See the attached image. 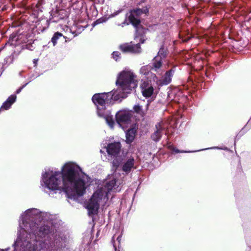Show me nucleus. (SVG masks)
I'll return each mask as SVG.
<instances>
[{
	"mask_svg": "<svg viewBox=\"0 0 251 251\" xmlns=\"http://www.w3.org/2000/svg\"><path fill=\"white\" fill-rule=\"evenodd\" d=\"M53 216L31 208L21 214L18 237L14 251H63L68 241L66 235L59 233L52 225L38 226L37 222H50Z\"/></svg>",
	"mask_w": 251,
	"mask_h": 251,
	"instance_id": "obj_1",
	"label": "nucleus"
},
{
	"mask_svg": "<svg viewBox=\"0 0 251 251\" xmlns=\"http://www.w3.org/2000/svg\"><path fill=\"white\" fill-rule=\"evenodd\" d=\"M90 178L81 168L73 162H68L61 171L45 170L42 174L41 185L44 191L50 195L56 190H63L70 199L83 196L86 191V183Z\"/></svg>",
	"mask_w": 251,
	"mask_h": 251,
	"instance_id": "obj_2",
	"label": "nucleus"
},
{
	"mask_svg": "<svg viewBox=\"0 0 251 251\" xmlns=\"http://www.w3.org/2000/svg\"><path fill=\"white\" fill-rule=\"evenodd\" d=\"M136 75L131 71H124L117 77L116 85V90H113L108 93L95 94L92 100L97 107V113L99 116L103 118L110 127L113 128L114 121L109 110L106 109V106L110 104L112 100H118L127 97L132 89L137 86Z\"/></svg>",
	"mask_w": 251,
	"mask_h": 251,
	"instance_id": "obj_3",
	"label": "nucleus"
},
{
	"mask_svg": "<svg viewBox=\"0 0 251 251\" xmlns=\"http://www.w3.org/2000/svg\"><path fill=\"white\" fill-rule=\"evenodd\" d=\"M123 182L113 178L111 180H107L102 187H100L96 191L86 205L89 215L96 214L100 203H104L108 200V195L112 191L119 192L121 190L119 185Z\"/></svg>",
	"mask_w": 251,
	"mask_h": 251,
	"instance_id": "obj_4",
	"label": "nucleus"
},
{
	"mask_svg": "<svg viewBox=\"0 0 251 251\" xmlns=\"http://www.w3.org/2000/svg\"><path fill=\"white\" fill-rule=\"evenodd\" d=\"M149 7L147 6L144 7L142 8H136L131 10L130 11V15L128 16L129 23L126 22V14L124 21L121 24V25H121L122 27H124L125 25H128L129 24H132L136 29L135 40H137L138 36H140L142 34V32L140 30H143V28L140 27V20L138 17L143 14H147L149 13Z\"/></svg>",
	"mask_w": 251,
	"mask_h": 251,
	"instance_id": "obj_5",
	"label": "nucleus"
},
{
	"mask_svg": "<svg viewBox=\"0 0 251 251\" xmlns=\"http://www.w3.org/2000/svg\"><path fill=\"white\" fill-rule=\"evenodd\" d=\"M112 169L117 170L118 168H121V170L124 172L126 174H128L131 170L135 168V160L133 157H130L125 160L122 164L120 159H115L112 162Z\"/></svg>",
	"mask_w": 251,
	"mask_h": 251,
	"instance_id": "obj_6",
	"label": "nucleus"
},
{
	"mask_svg": "<svg viewBox=\"0 0 251 251\" xmlns=\"http://www.w3.org/2000/svg\"><path fill=\"white\" fill-rule=\"evenodd\" d=\"M117 123L123 128L124 126H127L130 124V119L132 116L131 113L128 111L122 110L118 111L116 115Z\"/></svg>",
	"mask_w": 251,
	"mask_h": 251,
	"instance_id": "obj_7",
	"label": "nucleus"
},
{
	"mask_svg": "<svg viewBox=\"0 0 251 251\" xmlns=\"http://www.w3.org/2000/svg\"><path fill=\"white\" fill-rule=\"evenodd\" d=\"M121 50L124 52L139 53L141 51L140 44H136L130 43H125L120 46Z\"/></svg>",
	"mask_w": 251,
	"mask_h": 251,
	"instance_id": "obj_8",
	"label": "nucleus"
},
{
	"mask_svg": "<svg viewBox=\"0 0 251 251\" xmlns=\"http://www.w3.org/2000/svg\"><path fill=\"white\" fill-rule=\"evenodd\" d=\"M121 145L119 142H114L109 144L106 148V151L108 154L113 158H117L120 152Z\"/></svg>",
	"mask_w": 251,
	"mask_h": 251,
	"instance_id": "obj_9",
	"label": "nucleus"
},
{
	"mask_svg": "<svg viewBox=\"0 0 251 251\" xmlns=\"http://www.w3.org/2000/svg\"><path fill=\"white\" fill-rule=\"evenodd\" d=\"M140 87L144 97L149 98L152 95L154 88L151 81L148 80L144 81L141 83Z\"/></svg>",
	"mask_w": 251,
	"mask_h": 251,
	"instance_id": "obj_10",
	"label": "nucleus"
},
{
	"mask_svg": "<svg viewBox=\"0 0 251 251\" xmlns=\"http://www.w3.org/2000/svg\"><path fill=\"white\" fill-rule=\"evenodd\" d=\"M175 67L167 71L162 78L159 80L158 83L160 85H166L169 84L172 81V78L175 72Z\"/></svg>",
	"mask_w": 251,
	"mask_h": 251,
	"instance_id": "obj_11",
	"label": "nucleus"
},
{
	"mask_svg": "<svg viewBox=\"0 0 251 251\" xmlns=\"http://www.w3.org/2000/svg\"><path fill=\"white\" fill-rule=\"evenodd\" d=\"M156 130L152 134L151 136V139L155 142H158L161 139L163 133L164 127L162 126V124L157 123L155 125Z\"/></svg>",
	"mask_w": 251,
	"mask_h": 251,
	"instance_id": "obj_12",
	"label": "nucleus"
},
{
	"mask_svg": "<svg viewBox=\"0 0 251 251\" xmlns=\"http://www.w3.org/2000/svg\"><path fill=\"white\" fill-rule=\"evenodd\" d=\"M152 65L150 66L152 70L156 72L159 74H161L162 71L161 69L162 67V59L159 58L158 56H155L151 63Z\"/></svg>",
	"mask_w": 251,
	"mask_h": 251,
	"instance_id": "obj_13",
	"label": "nucleus"
},
{
	"mask_svg": "<svg viewBox=\"0 0 251 251\" xmlns=\"http://www.w3.org/2000/svg\"><path fill=\"white\" fill-rule=\"evenodd\" d=\"M16 95H11L9 96L6 100H5L2 104L0 109L8 110L9 109L12 104H13L16 100Z\"/></svg>",
	"mask_w": 251,
	"mask_h": 251,
	"instance_id": "obj_14",
	"label": "nucleus"
},
{
	"mask_svg": "<svg viewBox=\"0 0 251 251\" xmlns=\"http://www.w3.org/2000/svg\"><path fill=\"white\" fill-rule=\"evenodd\" d=\"M136 131L134 128L127 130L126 132V141L128 144H130L134 139Z\"/></svg>",
	"mask_w": 251,
	"mask_h": 251,
	"instance_id": "obj_15",
	"label": "nucleus"
},
{
	"mask_svg": "<svg viewBox=\"0 0 251 251\" xmlns=\"http://www.w3.org/2000/svg\"><path fill=\"white\" fill-rule=\"evenodd\" d=\"M149 105V103L148 102L146 105L145 110H144L142 108V106H141L140 104H135L133 107V109L136 113H137V114L140 115L141 116L143 117L146 114L145 111L147 110V109L148 108Z\"/></svg>",
	"mask_w": 251,
	"mask_h": 251,
	"instance_id": "obj_16",
	"label": "nucleus"
},
{
	"mask_svg": "<svg viewBox=\"0 0 251 251\" xmlns=\"http://www.w3.org/2000/svg\"><path fill=\"white\" fill-rule=\"evenodd\" d=\"M115 238H116V242H117L118 248H119V245H120V242L121 241L122 234H120L117 236H116V235L115 234L112 237V242L113 248H114L115 251H117V248H116L117 244L116 243V241H115Z\"/></svg>",
	"mask_w": 251,
	"mask_h": 251,
	"instance_id": "obj_17",
	"label": "nucleus"
},
{
	"mask_svg": "<svg viewBox=\"0 0 251 251\" xmlns=\"http://www.w3.org/2000/svg\"><path fill=\"white\" fill-rule=\"evenodd\" d=\"M151 69L150 66H144L141 67L140 73L143 75L145 77L148 78V75L150 74L151 70Z\"/></svg>",
	"mask_w": 251,
	"mask_h": 251,
	"instance_id": "obj_18",
	"label": "nucleus"
},
{
	"mask_svg": "<svg viewBox=\"0 0 251 251\" xmlns=\"http://www.w3.org/2000/svg\"><path fill=\"white\" fill-rule=\"evenodd\" d=\"M167 54V50L164 49L163 46H162L158 52L157 55L156 56H158L159 58L163 60L166 57Z\"/></svg>",
	"mask_w": 251,
	"mask_h": 251,
	"instance_id": "obj_19",
	"label": "nucleus"
},
{
	"mask_svg": "<svg viewBox=\"0 0 251 251\" xmlns=\"http://www.w3.org/2000/svg\"><path fill=\"white\" fill-rule=\"evenodd\" d=\"M63 37L64 38V36H63V34L59 32H55L53 37L51 38V41L53 44V46H55L57 44V40L60 38Z\"/></svg>",
	"mask_w": 251,
	"mask_h": 251,
	"instance_id": "obj_20",
	"label": "nucleus"
},
{
	"mask_svg": "<svg viewBox=\"0 0 251 251\" xmlns=\"http://www.w3.org/2000/svg\"><path fill=\"white\" fill-rule=\"evenodd\" d=\"M20 39V35H18L16 34H12L10 35L9 41L11 42V44L16 46L15 43H13V41L17 42Z\"/></svg>",
	"mask_w": 251,
	"mask_h": 251,
	"instance_id": "obj_21",
	"label": "nucleus"
},
{
	"mask_svg": "<svg viewBox=\"0 0 251 251\" xmlns=\"http://www.w3.org/2000/svg\"><path fill=\"white\" fill-rule=\"evenodd\" d=\"M107 19L105 18H101L99 19H98L97 21H96L93 24V26H95L97 25H98L100 23H102L104 22H105L106 21Z\"/></svg>",
	"mask_w": 251,
	"mask_h": 251,
	"instance_id": "obj_22",
	"label": "nucleus"
},
{
	"mask_svg": "<svg viewBox=\"0 0 251 251\" xmlns=\"http://www.w3.org/2000/svg\"><path fill=\"white\" fill-rule=\"evenodd\" d=\"M13 60V55H11L9 56L6 57L4 59V62L5 64H10L12 62Z\"/></svg>",
	"mask_w": 251,
	"mask_h": 251,
	"instance_id": "obj_23",
	"label": "nucleus"
},
{
	"mask_svg": "<svg viewBox=\"0 0 251 251\" xmlns=\"http://www.w3.org/2000/svg\"><path fill=\"white\" fill-rule=\"evenodd\" d=\"M120 53L117 51H113L112 53V57L116 61H118V59L120 58Z\"/></svg>",
	"mask_w": 251,
	"mask_h": 251,
	"instance_id": "obj_24",
	"label": "nucleus"
},
{
	"mask_svg": "<svg viewBox=\"0 0 251 251\" xmlns=\"http://www.w3.org/2000/svg\"><path fill=\"white\" fill-rule=\"evenodd\" d=\"M42 6L41 5V4L40 2H38L36 5V8H35L34 10L35 11H37V12H39V11L42 12Z\"/></svg>",
	"mask_w": 251,
	"mask_h": 251,
	"instance_id": "obj_25",
	"label": "nucleus"
},
{
	"mask_svg": "<svg viewBox=\"0 0 251 251\" xmlns=\"http://www.w3.org/2000/svg\"><path fill=\"white\" fill-rule=\"evenodd\" d=\"M123 11V9H119L118 10V11L112 13L110 17H114L115 16H116L117 15H118L120 13L122 12V11Z\"/></svg>",
	"mask_w": 251,
	"mask_h": 251,
	"instance_id": "obj_26",
	"label": "nucleus"
},
{
	"mask_svg": "<svg viewBox=\"0 0 251 251\" xmlns=\"http://www.w3.org/2000/svg\"><path fill=\"white\" fill-rule=\"evenodd\" d=\"M27 84V83H26L25 84V85H23L22 87H21L20 88H19L18 89H17L16 91V94H19L21 91L22 90V89Z\"/></svg>",
	"mask_w": 251,
	"mask_h": 251,
	"instance_id": "obj_27",
	"label": "nucleus"
},
{
	"mask_svg": "<svg viewBox=\"0 0 251 251\" xmlns=\"http://www.w3.org/2000/svg\"><path fill=\"white\" fill-rule=\"evenodd\" d=\"M173 151L176 153H179V152H187V151H179L178 149H176L175 148L173 149Z\"/></svg>",
	"mask_w": 251,
	"mask_h": 251,
	"instance_id": "obj_28",
	"label": "nucleus"
},
{
	"mask_svg": "<svg viewBox=\"0 0 251 251\" xmlns=\"http://www.w3.org/2000/svg\"><path fill=\"white\" fill-rule=\"evenodd\" d=\"M212 149H219V148L217 147H212V148H210L205 149V150ZM203 150H205V149H202V150H201L200 151H203Z\"/></svg>",
	"mask_w": 251,
	"mask_h": 251,
	"instance_id": "obj_29",
	"label": "nucleus"
},
{
	"mask_svg": "<svg viewBox=\"0 0 251 251\" xmlns=\"http://www.w3.org/2000/svg\"><path fill=\"white\" fill-rule=\"evenodd\" d=\"M144 40H145L143 39H142V38H141L140 39V43H141V44L144 43Z\"/></svg>",
	"mask_w": 251,
	"mask_h": 251,
	"instance_id": "obj_30",
	"label": "nucleus"
},
{
	"mask_svg": "<svg viewBox=\"0 0 251 251\" xmlns=\"http://www.w3.org/2000/svg\"><path fill=\"white\" fill-rule=\"evenodd\" d=\"M37 61H38V59H34L33 60V63L35 64V65H36L37 64Z\"/></svg>",
	"mask_w": 251,
	"mask_h": 251,
	"instance_id": "obj_31",
	"label": "nucleus"
},
{
	"mask_svg": "<svg viewBox=\"0 0 251 251\" xmlns=\"http://www.w3.org/2000/svg\"><path fill=\"white\" fill-rule=\"evenodd\" d=\"M9 250V248H6L5 250L3 249H0V251H8Z\"/></svg>",
	"mask_w": 251,
	"mask_h": 251,
	"instance_id": "obj_32",
	"label": "nucleus"
}]
</instances>
